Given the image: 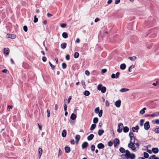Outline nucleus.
<instances>
[{
    "instance_id": "obj_64",
    "label": "nucleus",
    "mask_w": 159,
    "mask_h": 159,
    "mask_svg": "<svg viewBox=\"0 0 159 159\" xmlns=\"http://www.w3.org/2000/svg\"><path fill=\"white\" fill-rule=\"evenodd\" d=\"M154 122H155L154 123L159 124V119L157 120H156L154 121Z\"/></svg>"
},
{
    "instance_id": "obj_33",
    "label": "nucleus",
    "mask_w": 159,
    "mask_h": 159,
    "mask_svg": "<svg viewBox=\"0 0 159 159\" xmlns=\"http://www.w3.org/2000/svg\"><path fill=\"white\" fill-rule=\"evenodd\" d=\"M79 56V53L78 52H75L74 54V57L75 58H78Z\"/></svg>"
},
{
    "instance_id": "obj_22",
    "label": "nucleus",
    "mask_w": 159,
    "mask_h": 159,
    "mask_svg": "<svg viewBox=\"0 0 159 159\" xmlns=\"http://www.w3.org/2000/svg\"><path fill=\"white\" fill-rule=\"evenodd\" d=\"M129 89H128L126 88H122L121 89L120 91L121 93L129 91Z\"/></svg>"
},
{
    "instance_id": "obj_48",
    "label": "nucleus",
    "mask_w": 159,
    "mask_h": 159,
    "mask_svg": "<svg viewBox=\"0 0 159 159\" xmlns=\"http://www.w3.org/2000/svg\"><path fill=\"white\" fill-rule=\"evenodd\" d=\"M23 29L25 32H27L28 30L27 26H24L23 27Z\"/></svg>"
},
{
    "instance_id": "obj_62",
    "label": "nucleus",
    "mask_w": 159,
    "mask_h": 159,
    "mask_svg": "<svg viewBox=\"0 0 159 159\" xmlns=\"http://www.w3.org/2000/svg\"><path fill=\"white\" fill-rule=\"evenodd\" d=\"M100 20L98 18H96L95 20H94V21L95 22H97L98 21H99Z\"/></svg>"
},
{
    "instance_id": "obj_17",
    "label": "nucleus",
    "mask_w": 159,
    "mask_h": 159,
    "mask_svg": "<svg viewBox=\"0 0 159 159\" xmlns=\"http://www.w3.org/2000/svg\"><path fill=\"white\" fill-rule=\"evenodd\" d=\"M126 65L124 63L121 64L120 66V68L122 70H124L126 68Z\"/></svg>"
},
{
    "instance_id": "obj_61",
    "label": "nucleus",
    "mask_w": 159,
    "mask_h": 159,
    "mask_svg": "<svg viewBox=\"0 0 159 159\" xmlns=\"http://www.w3.org/2000/svg\"><path fill=\"white\" fill-rule=\"evenodd\" d=\"M54 109H55V110H56V111H57V109H58V107H57V104H56L55 105V107H54Z\"/></svg>"
},
{
    "instance_id": "obj_56",
    "label": "nucleus",
    "mask_w": 159,
    "mask_h": 159,
    "mask_svg": "<svg viewBox=\"0 0 159 159\" xmlns=\"http://www.w3.org/2000/svg\"><path fill=\"white\" fill-rule=\"evenodd\" d=\"M42 60L44 62H45L47 60V58L45 57H43L42 58Z\"/></svg>"
},
{
    "instance_id": "obj_46",
    "label": "nucleus",
    "mask_w": 159,
    "mask_h": 159,
    "mask_svg": "<svg viewBox=\"0 0 159 159\" xmlns=\"http://www.w3.org/2000/svg\"><path fill=\"white\" fill-rule=\"evenodd\" d=\"M62 154V151H61V149L60 148H59V153H58V156H60Z\"/></svg>"
},
{
    "instance_id": "obj_26",
    "label": "nucleus",
    "mask_w": 159,
    "mask_h": 159,
    "mask_svg": "<svg viewBox=\"0 0 159 159\" xmlns=\"http://www.w3.org/2000/svg\"><path fill=\"white\" fill-rule=\"evenodd\" d=\"M123 131L125 133H127L128 132L129 130V129L128 127L127 126H125L123 128Z\"/></svg>"
},
{
    "instance_id": "obj_50",
    "label": "nucleus",
    "mask_w": 159,
    "mask_h": 159,
    "mask_svg": "<svg viewBox=\"0 0 159 159\" xmlns=\"http://www.w3.org/2000/svg\"><path fill=\"white\" fill-rule=\"evenodd\" d=\"M106 105L107 107H109V103L108 100H106Z\"/></svg>"
},
{
    "instance_id": "obj_49",
    "label": "nucleus",
    "mask_w": 159,
    "mask_h": 159,
    "mask_svg": "<svg viewBox=\"0 0 159 159\" xmlns=\"http://www.w3.org/2000/svg\"><path fill=\"white\" fill-rule=\"evenodd\" d=\"M155 132L157 134L159 133V128H156L154 130Z\"/></svg>"
},
{
    "instance_id": "obj_11",
    "label": "nucleus",
    "mask_w": 159,
    "mask_h": 159,
    "mask_svg": "<svg viewBox=\"0 0 159 159\" xmlns=\"http://www.w3.org/2000/svg\"><path fill=\"white\" fill-rule=\"evenodd\" d=\"M97 147L99 149H102L104 148V145L102 143H100L98 144Z\"/></svg>"
},
{
    "instance_id": "obj_37",
    "label": "nucleus",
    "mask_w": 159,
    "mask_h": 159,
    "mask_svg": "<svg viewBox=\"0 0 159 159\" xmlns=\"http://www.w3.org/2000/svg\"><path fill=\"white\" fill-rule=\"evenodd\" d=\"M99 109L98 107H97L95 109V112L96 114H98L99 112Z\"/></svg>"
},
{
    "instance_id": "obj_38",
    "label": "nucleus",
    "mask_w": 159,
    "mask_h": 159,
    "mask_svg": "<svg viewBox=\"0 0 159 159\" xmlns=\"http://www.w3.org/2000/svg\"><path fill=\"white\" fill-rule=\"evenodd\" d=\"M144 157L145 158H148L149 157V154L146 152H144Z\"/></svg>"
},
{
    "instance_id": "obj_8",
    "label": "nucleus",
    "mask_w": 159,
    "mask_h": 159,
    "mask_svg": "<svg viewBox=\"0 0 159 159\" xmlns=\"http://www.w3.org/2000/svg\"><path fill=\"white\" fill-rule=\"evenodd\" d=\"M7 35L8 38H10L11 39H15L16 37V36L15 34H7Z\"/></svg>"
},
{
    "instance_id": "obj_2",
    "label": "nucleus",
    "mask_w": 159,
    "mask_h": 159,
    "mask_svg": "<svg viewBox=\"0 0 159 159\" xmlns=\"http://www.w3.org/2000/svg\"><path fill=\"white\" fill-rule=\"evenodd\" d=\"M121 157L123 159H134L135 158V155L133 153H131L128 150L125 151V153L121 155Z\"/></svg>"
},
{
    "instance_id": "obj_3",
    "label": "nucleus",
    "mask_w": 159,
    "mask_h": 159,
    "mask_svg": "<svg viewBox=\"0 0 159 159\" xmlns=\"http://www.w3.org/2000/svg\"><path fill=\"white\" fill-rule=\"evenodd\" d=\"M99 91H101L102 93H105L106 91V88L105 87L102 86V84H99L98 85L97 87Z\"/></svg>"
},
{
    "instance_id": "obj_10",
    "label": "nucleus",
    "mask_w": 159,
    "mask_h": 159,
    "mask_svg": "<svg viewBox=\"0 0 159 159\" xmlns=\"http://www.w3.org/2000/svg\"><path fill=\"white\" fill-rule=\"evenodd\" d=\"M80 136L79 135L77 134L75 136V143L76 144H78V142L80 140Z\"/></svg>"
},
{
    "instance_id": "obj_27",
    "label": "nucleus",
    "mask_w": 159,
    "mask_h": 159,
    "mask_svg": "<svg viewBox=\"0 0 159 159\" xmlns=\"http://www.w3.org/2000/svg\"><path fill=\"white\" fill-rule=\"evenodd\" d=\"M66 135V130H64L62 133L61 135L63 137H65Z\"/></svg>"
},
{
    "instance_id": "obj_30",
    "label": "nucleus",
    "mask_w": 159,
    "mask_h": 159,
    "mask_svg": "<svg viewBox=\"0 0 159 159\" xmlns=\"http://www.w3.org/2000/svg\"><path fill=\"white\" fill-rule=\"evenodd\" d=\"M119 150H120V152L122 153H125V151H125V149L122 147L120 148L119 149Z\"/></svg>"
},
{
    "instance_id": "obj_34",
    "label": "nucleus",
    "mask_w": 159,
    "mask_h": 159,
    "mask_svg": "<svg viewBox=\"0 0 159 159\" xmlns=\"http://www.w3.org/2000/svg\"><path fill=\"white\" fill-rule=\"evenodd\" d=\"M134 67L135 66L134 65H132L129 68L128 71L129 72H131V70L134 68Z\"/></svg>"
},
{
    "instance_id": "obj_28",
    "label": "nucleus",
    "mask_w": 159,
    "mask_h": 159,
    "mask_svg": "<svg viewBox=\"0 0 159 159\" xmlns=\"http://www.w3.org/2000/svg\"><path fill=\"white\" fill-rule=\"evenodd\" d=\"M62 36L64 38L66 39L68 37V34L66 32H64L62 34Z\"/></svg>"
},
{
    "instance_id": "obj_4",
    "label": "nucleus",
    "mask_w": 159,
    "mask_h": 159,
    "mask_svg": "<svg viewBox=\"0 0 159 159\" xmlns=\"http://www.w3.org/2000/svg\"><path fill=\"white\" fill-rule=\"evenodd\" d=\"M118 128L117 129V131L119 133H121L122 131V128L123 127V125L122 123H120L118 125Z\"/></svg>"
},
{
    "instance_id": "obj_29",
    "label": "nucleus",
    "mask_w": 159,
    "mask_h": 159,
    "mask_svg": "<svg viewBox=\"0 0 159 159\" xmlns=\"http://www.w3.org/2000/svg\"><path fill=\"white\" fill-rule=\"evenodd\" d=\"M129 59L131 61H134L136 59V57L135 56H133L129 57Z\"/></svg>"
},
{
    "instance_id": "obj_14",
    "label": "nucleus",
    "mask_w": 159,
    "mask_h": 159,
    "mask_svg": "<svg viewBox=\"0 0 159 159\" xmlns=\"http://www.w3.org/2000/svg\"><path fill=\"white\" fill-rule=\"evenodd\" d=\"M38 152H39V158L40 159L42 155V149L39 148L38 149Z\"/></svg>"
},
{
    "instance_id": "obj_19",
    "label": "nucleus",
    "mask_w": 159,
    "mask_h": 159,
    "mask_svg": "<svg viewBox=\"0 0 159 159\" xmlns=\"http://www.w3.org/2000/svg\"><path fill=\"white\" fill-rule=\"evenodd\" d=\"M139 127L138 125L136 126L135 127H133L132 128V130L133 132H135L137 130V132H138V130L139 129Z\"/></svg>"
},
{
    "instance_id": "obj_55",
    "label": "nucleus",
    "mask_w": 159,
    "mask_h": 159,
    "mask_svg": "<svg viewBox=\"0 0 159 159\" xmlns=\"http://www.w3.org/2000/svg\"><path fill=\"white\" fill-rule=\"evenodd\" d=\"M102 72L103 73H106L107 71L106 69H103L102 70Z\"/></svg>"
},
{
    "instance_id": "obj_58",
    "label": "nucleus",
    "mask_w": 159,
    "mask_h": 159,
    "mask_svg": "<svg viewBox=\"0 0 159 159\" xmlns=\"http://www.w3.org/2000/svg\"><path fill=\"white\" fill-rule=\"evenodd\" d=\"M2 72L3 73H7L8 72V71L7 70H6V69H4V70H3L2 71Z\"/></svg>"
},
{
    "instance_id": "obj_36",
    "label": "nucleus",
    "mask_w": 159,
    "mask_h": 159,
    "mask_svg": "<svg viewBox=\"0 0 159 159\" xmlns=\"http://www.w3.org/2000/svg\"><path fill=\"white\" fill-rule=\"evenodd\" d=\"M144 120L143 119H141L139 121V125L140 126H143Z\"/></svg>"
},
{
    "instance_id": "obj_63",
    "label": "nucleus",
    "mask_w": 159,
    "mask_h": 159,
    "mask_svg": "<svg viewBox=\"0 0 159 159\" xmlns=\"http://www.w3.org/2000/svg\"><path fill=\"white\" fill-rule=\"evenodd\" d=\"M112 2V0H108L107 1V3L108 4H110Z\"/></svg>"
},
{
    "instance_id": "obj_47",
    "label": "nucleus",
    "mask_w": 159,
    "mask_h": 159,
    "mask_svg": "<svg viewBox=\"0 0 159 159\" xmlns=\"http://www.w3.org/2000/svg\"><path fill=\"white\" fill-rule=\"evenodd\" d=\"M107 144L108 146L111 147L113 143L111 141H110L108 142Z\"/></svg>"
},
{
    "instance_id": "obj_39",
    "label": "nucleus",
    "mask_w": 159,
    "mask_h": 159,
    "mask_svg": "<svg viewBox=\"0 0 159 159\" xmlns=\"http://www.w3.org/2000/svg\"><path fill=\"white\" fill-rule=\"evenodd\" d=\"M38 21V19L36 17V16L35 15L34 17V23H36Z\"/></svg>"
},
{
    "instance_id": "obj_9",
    "label": "nucleus",
    "mask_w": 159,
    "mask_h": 159,
    "mask_svg": "<svg viewBox=\"0 0 159 159\" xmlns=\"http://www.w3.org/2000/svg\"><path fill=\"white\" fill-rule=\"evenodd\" d=\"M121 101L120 100H117L115 103V105L117 107H119L120 106Z\"/></svg>"
},
{
    "instance_id": "obj_54",
    "label": "nucleus",
    "mask_w": 159,
    "mask_h": 159,
    "mask_svg": "<svg viewBox=\"0 0 159 159\" xmlns=\"http://www.w3.org/2000/svg\"><path fill=\"white\" fill-rule=\"evenodd\" d=\"M12 106H8V107H7V109L8 110V111H10V109H12Z\"/></svg>"
},
{
    "instance_id": "obj_7",
    "label": "nucleus",
    "mask_w": 159,
    "mask_h": 159,
    "mask_svg": "<svg viewBox=\"0 0 159 159\" xmlns=\"http://www.w3.org/2000/svg\"><path fill=\"white\" fill-rule=\"evenodd\" d=\"M114 146L116 147L120 144V141L118 139L116 138L114 140L113 142Z\"/></svg>"
},
{
    "instance_id": "obj_53",
    "label": "nucleus",
    "mask_w": 159,
    "mask_h": 159,
    "mask_svg": "<svg viewBox=\"0 0 159 159\" xmlns=\"http://www.w3.org/2000/svg\"><path fill=\"white\" fill-rule=\"evenodd\" d=\"M155 156L156 155H155L151 156L149 157L148 159H153L155 158Z\"/></svg>"
},
{
    "instance_id": "obj_35",
    "label": "nucleus",
    "mask_w": 159,
    "mask_h": 159,
    "mask_svg": "<svg viewBox=\"0 0 159 159\" xmlns=\"http://www.w3.org/2000/svg\"><path fill=\"white\" fill-rule=\"evenodd\" d=\"M98 119L97 117H95L93 119V122L94 123H97L98 121Z\"/></svg>"
},
{
    "instance_id": "obj_59",
    "label": "nucleus",
    "mask_w": 159,
    "mask_h": 159,
    "mask_svg": "<svg viewBox=\"0 0 159 159\" xmlns=\"http://www.w3.org/2000/svg\"><path fill=\"white\" fill-rule=\"evenodd\" d=\"M85 73L87 75H89V71L87 70L85 71Z\"/></svg>"
},
{
    "instance_id": "obj_5",
    "label": "nucleus",
    "mask_w": 159,
    "mask_h": 159,
    "mask_svg": "<svg viewBox=\"0 0 159 159\" xmlns=\"http://www.w3.org/2000/svg\"><path fill=\"white\" fill-rule=\"evenodd\" d=\"M120 73L119 72H117L116 74H112L111 75V78L112 79H117L118 78L119 75Z\"/></svg>"
},
{
    "instance_id": "obj_15",
    "label": "nucleus",
    "mask_w": 159,
    "mask_h": 159,
    "mask_svg": "<svg viewBox=\"0 0 159 159\" xmlns=\"http://www.w3.org/2000/svg\"><path fill=\"white\" fill-rule=\"evenodd\" d=\"M94 135L93 134H90L87 137V139L89 141L91 140L93 138Z\"/></svg>"
},
{
    "instance_id": "obj_51",
    "label": "nucleus",
    "mask_w": 159,
    "mask_h": 159,
    "mask_svg": "<svg viewBox=\"0 0 159 159\" xmlns=\"http://www.w3.org/2000/svg\"><path fill=\"white\" fill-rule=\"evenodd\" d=\"M49 63L52 69H53L55 67V66L52 65L50 62H49Z\"/></svg>"
},
{
    "instance_id": "obj_44",
    "label": "nucleus",
    "mask_w": 159,
    "mask_h": 159,
    "mask_svg": "<svg viewBox=\"0 0 159 159\" xmlns=\"http://www.w3.org/2000/svg\"><path fill=\"white\" fill-rule=\"evenodd\" d=\"M60 26L62 28H65L66 26V24H61L60 25Z\"/></svg>"
},
{
    "instance_id": "obj_24",
    "label": "nucleus",
    "mask_w": 159,
    "mask_h": 159,
    "mask_svg": "<svg viewBox=\"0 0 159 159\" xmlns=\"http://www.w3.org/2000/svg\"><path fill=\"white\" fill-rule=\"evenodd\" d=\"M146 109V108L144 107L139 112V113L141 115L143 114L145 112V110Z\"/></svg>"
},
{
    "instance_id": "obj_1",
    "label": "nucleus",
    "mask_w": 159,
    "mask_h": 159,
    "mask_svg": "<svg viewBox=\"0 0 159 159\" xmlns=\"http://www.w3.org/2000/svg\"><path fill=\"white\" fill-rule=\"evenodd\" d=\"M129 136L130 138V143L128 144V147L133 151H136V148L134 145L135 139L133 133L130 132L129 134Z\"/></svg>"
},
{
    "instance_id": "obj_45",
    "label": "nucleus",
    "mask_w": 159,
    "mask_h": 159,
    "mask_svg": "<svg viewBox=\"0 0 159 159\" xmlns=\"http://www.w3.org/2000/svg\"><path fill=\"white\" fill-rule=\"evenodd\" d=\"M95 146L94 145H92L91 147V150L92 151H94L95 150Z\"/></svg>"
},
{
    "instance_id": "obj_41",
    "label": "nucleus",
    "mask_w": 159,
    "mask_h": 159,
    "mask_svg": "<svg viewBox=\"0 0 159 159\" xmlns=\"http://www.w3.org/2000/svg\"><path fill=\"white\" fill-rule=\"evenodd\" d=\"M62 67L63 69H65L66 67V65L65 63H63L62 64Z\"/></svg>"
},
{
    "instance_id": "obj_40",
    "label": "nucleus",
    "mask_w": 159,
    "mask_h": 159,
    "mask_svg": "<svg viewBox=\"0 0 159 159\" xmlns=\"http://www.w3.org/2000/svg\"><path fill=\"white\" fill-rule=\"evenodd\" d=\"M98 116L99 117H101L102 116V110H100L99 112L98 113Z\"/></svg>"
},
{
    "instance_id": "obj_52",
    "label": "nucleus",
    "mask_w": 159,
    "mask_h": 159,
    "mask_svg": "<svg viewBox=\"0 0 159 159\" xmlns=\"http://www.w3.org/2000/svg\"><path fill=\"white\" fill-rule=\"evenodd\" d=\"M70 57L69 55H66V59L67 60H69L70 59Z\"/></svg>"
},
{
    "instance_id": "obj_32",
    "label": "nucleus",
    "mask_w": 159,
    "mask_h": 159,
    "mask_svg": "<svg viewBox=\"0 0 159 159\" xmlns=\"http://www.w3.org/2000/svg\"><path fill=\"white\" fill-rule=\"evenodd\" d=\"M84 94L86 96H88L90 94V93L89 91L86 90L84 92Z\"/></svg>"
},
{
    "instance_id": "obj_6",
    "label": "nucleus",
    "mask_w": 159,
    "mask_h": 159,
    "mask_svg": "<svg viewBox=\"0 0 159 159\" xmlns=\"http://www.w3.org/2000/svg\"><path fill=\"white\" fill-rule=\"evenodd\" d=\"M150 127L149 122H145L144 124V128L146 130H148Z\"/></svg>"
},
{
    "instance_id": "obj_57",
    "label": "nucleus",
    "mask_w": 159,
    "mask_h": 159,
    "mask_svg": "<svg viewBox=\"0 0 159 159\" xmlns=\"http://www.w3.org/2000/svg\"><path fill=\"white\" fill-rule=\"evenodd\" d=\"M71 96H70L69 97V98H68V100L67 102H68V103H69L70 102V100H71Z\"/></svg>"
},
{
    "instance_id": "obj_13",
    "label": "nucleus",
    "mask_w": 159,
    "mask_h": 159,
    "mask_svg": "<svg viewBox=\"0 0 159 159\" xmlns=\"http://www.w3.org/2000/svg\"><path fill=\"white\" fill-rule=\"evenodd\" d=\"M3 52L4 54H8L9 53V49L8 48H4L3 49Z\"/></svg>"
},
{
    "instance_id": "obj_16",
    "label": "nucleus",
    "mask_w": 159,
    "mask_h": 159,
    "mask_svg": "<svg viewBox=\"0 0 159 159\" xmlns=\"http://www.w3.org/2000/svg\"><path fill=\"white\" fill-rule=\"evenodd\" d=\"M65 150L66 153H69L70 151V148L69 147H65Z\"/></svg>"
},
{
    "instance_id": "obj_18",
    "label": "nucleus",
    "mask_w": 159,
    "mask_h": 159,
    "mask_svg": "<svg viewBox=\"0 0 159 159\" xmlns=\"http://www.w3.org/2000/svg\"><path fill=\"white\" fill-rule=\"evenodd\" d=\"M152 151L155 153H157L159 152V150L157 148H153L152 149Z\"/></svg>"
},
{
    "instance_id": "obj_21",
    "label": "nucleus",
    "mask_w": 159,
    "mask_h": 159,
    "mask_svg": "<svg viewBox=\"0 0 159 159\" xmlns=\"http://www.w3.org/2000/svg\"><path fill=\"white\" fill-rule=\"evenodd\" d=\"M150 116L152 117H154L159 116V112H156V113L152 114L150 115Z\"/></svg>"
},
{
    "instance_id": "obj_42",
    "label": "nucleus",
    "mask_w": 159,
    "mask_h": 159,
    "mask_svg": "<svg viewBox=\"0 0 159 159\" xmlns=\"http://www.w3.org/2000/svg\"><path fill=\"white\" fill-rule=\"evenodd\" d=\"M64 109L65 111H66L67 109V106L66 103L64 104Z\"/></svg>"
},
{
    "instance_id": "obj_31",
    "label": "nucleus",
    "mask_w": 159,
    "mask_h": 159,
    "mask_svg": "<svg viewBox=\"0 0 159 159\" xmlns=\"http://www.w3.org/2000/svg\"><path fill=\"white\" fill-rule=\"evenodd\" d=\"M96 127V125L95 124H93L91 125V127L90 128V130H93Z\"/></svg>"
},
{
    "instance_id": "obj_25",
    "label": "nucleus",
    "mask_w": 159,
    "mask_h": 159,
    "mask_svg": "<svg viewBox=\"0 0 159 159\" xmlns=\"http://www.w3.org/2000/svg\"><path fill=\"white\" fill-rule=\"evenodd\" d=\"M66 46V43H62L61 45V48L63 49L65 48Z\"/></svg>"
},
{
    "instance_id": "obj_12",
    "label": "nucleus",
    "mask_w": 159,
    "mask_h": 159,
    "mask_svg": "<svg viewBox=\"0 0 159 159\" xmlns=\"http://www.w3.org/2000/svg\"><path fill=\"white\" fill-rule=\"evenodd\" d=\"M88 144L87 142H84L82 145V147L83 149H84L86 148L88 146Z\"/></svg>"
},
{
    "instance_id": "obj_43",
    "label": "nucleus",
    "mask_w": 159,
    "mask_h": 159,
    "mask_svg": "<svg viewBox=\"0 0 159 159\" xmlns=\"http://www.w3.org/2000/svg\"><path fill=\"white\" fill-rule=\"evenodd\" d=\"M47 116L49 117L50 115V111L49 109H48L47 110Z\"/></svg>"
},
{
    "instance_id": "obj_23",
    "label": "nucleus",
    "mask_w": 159,
    "mask_h": 159,
    "mask_svg": "<svg viewBox=\"0 0 159 159\" xmlns=\"http://www.w3.org/2000/svg\"><path fill=\"white\" fill-rule=\"evenodd\" d=\"M104 131L103 130L99 129L98 132V135L100 136H101L104 133Z\"/></svg>"
},
{
    "instance_id": "obj_20",
    "label": "nucleus",
    "mask_w": 159,
    "mask_h": 159,
    "mask_svg": "<svg viewBox=\"0 0 159 159\" xmlns=\"http://www.w3.org/2000/svg\"><path fill=\"white\" fill-rule=\"evenodd\" d=\"M70 118L72 120H74L76 119V116L75 114L73 113L71 114Z\"/></svg>"
},
{
    "instance_id": "obj_60",
    "label": "nucleus",
    "mask_w": 159,
    "mask_h": 159,
    "mask_svg": "<svg viewBox=\"0 0 159 159\" xmlns=\"http://www.w3.org/2000/svg\"><path fill=\"white\" fill-rule=\"evenodd\" d=\"M120 2V0H116L115 1V4H118Z\"/></svg>"
}]
</instances>
